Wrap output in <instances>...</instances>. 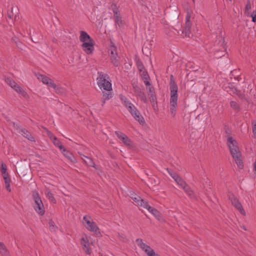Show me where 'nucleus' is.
Instances as JSON below:
<instances>
[{"mask_svg":"<svg viewBox=\"0 0 256 256\" xmlns=\"http://www.w3.org/2000/svg\"><path fill=\"white\" fill-rule=\"evenodd\" d=\"M21 44H21V42H18L16 43V46H18V48H21V49H22V47H21Z\"/></svg>","mask_w":256,"mask_h":256,"instance_id":"obj_51","label":"nucleus"},{"mask_svg":"<svg viewBox=\"0 0 256 256\" xmlns=\"http://www.w3.org/2000/svg\"><path fill=\"white\" fill-rule=\"evenodd\" d=\"M64 156H66L70 162L75 163L76 160L73 154L68 150L64 148L62 150H60Z\"/></svg>","mask_w":256,"mask_h":256,"instance_id":"obj_22","label":"nucleus"},{"mask_svg":"<svg viewBox=\"0 0 256 256\" xmlns=\"http://www.w3.org/2000/svg\"><path fill=\"white\" fill-rule=\"evenodd\" d=\"M120 100L122 102V104H124L125 107L127 108L128 110V112L131 111L136 106L130 101L128 100L126 98L121 96H120Z\"/></svg>","mask_w":256,"mask_h":256,"instance_id":"obj_20","label":"nucleus"},{"mask_svg":"<svg viewBox=\"0 0 256 256\" xmlns=\"http://www.w3.org/2000/svg\"><path fill=\"white\" fill-rule=\"evenodd\" d=\"M109 53L112 62L115 66H118L119 63L118 60L117 58L116 48L114 46H112L109 48Z\"/></svg>","mask_w":256,"mask_h":256,"instance_id":"obj_10","label":"nucleus"},{"mask_svg":"<svg viewBox=\"0 0 256 256\" xmlns=\"http://www.w3.org/2000/svg\"><path fill=\"white\" fill-rule=\"evenodd\" d=\"M190 16L189 14H188L186 18V22L184 25V30L182 31V33H184L185 36L187 37H190V28H191V22H190Z\"/></svg>","mask_w":256,"mask_h":256,"instance_id":"obj_15","label":"nucleus"},{"mask_svg":"<svg viewBox=\"0 0 256 256\" xmlns=\"http://www.w3.org/2000/svg\"><path fill=\"white\" fill-rule=\"evenodd\" d=\"M252 21L253 22H256V15H254V16L252 15Z\"/></svg>","mask_w":256,"mask_h":256,"instance_id":"obj_49","label":"nucleus"},{"mask_svg":"<svg viewBox=\"0 0 256 256\" xmlns=\"http://www.w3.org/2000/svg\"><path fill=\"white\" fill-rule=\"evenodd\" d=\"M52 141L54 145L56 146L60 150H62V149L64 148L60 142L56 137L54 138V140H52Z\"/></svg>","mask_w":256,"mask_h":256,"instance_id":"obj_36","label":"nucleus"},{"mask_svg":"<svg viewBox=\"0 0 256 256\" xmlns=\"http://www.w3.org/2000/svg\"><path fill=\"white\" fill-rule=\"evenodd\" d=\"M182 189L184 190L187 193V194L189 196H192L193 192L187 184L186 186L184 187Z\"/></svg>","mask_w":256,"mask_h":256,"instance_id":"obj_38","label":"nucleus"},{"mask_svg":"<svg viewBox=\"0 0 256 256\" xmlns=\"http://www.w3.org/2000/svg\"><path fill=\"white\" fill-rule=\"evenodd\" d=\"M84 157L86 158V160H84V162L86 163V164L96 168L94 162L90 158H88L86 156H84Z\"/></svg>","mask_w":256,"mask_h":256,"instance_id":"obj_34","label":"nucleus"},{"mask_svg":"<svg viewBox=\"0 0 256 256\" xmlns=\"http://www.w3.org/2000/svg\"><path fill=\"white\" fill-rule=\"evenodd\" d=\"M134 92L136 96L138 97L144 103L148 102L146 94L142 90V88L137 85H133Z\"/></svg>","mask_w":256,"mask_h":256,"instance_id":"obj_11","label":"nucleus"},{"mask_svg":"<svg viewBox=\"0 0 256 256\" xmlns=\"http://www.w3.org/2000/svg\"><path fill=\"white\" fill-rule=\"evenodd\" d=\"M192 0L194 2V0Z\"/></svg>","mask_w":256,"mask_h":256,"instance_id":"obj_55","label":"nucleus"},{"mask_svg":"<svg viewBox=\"0 0 256 256\" xmlns=\"http://www.w3.org/2000/svg\"><path fill=\"white\" fill-rule=\"evenodd\" d=\"M24 137L28 138V140L32 141L34 140V138L30 134V133L25 129H20L19 131Z\"/></svg>","mask_w":256,"mask_h":256,"instance_id":"obj_26","label":"nucleus"},{"mask_svg":"<svg viewBox=\"0 0 256 256\" xmlns=\"http://www.w3.org/2000/svg\"><path fill=\"white\" fill-rule=\"evenodd\" d=\"M80 40L82 42V44H88L94 42V40L84 31H81L80 32Z\"/></svg>","mask_w":256,"mask_h":256,"instance_id":"obj_17","label":"nucleus"},{"mask_svg":"<svg viewBox=\"0 0 256 256\" xmlns=\"http://www.w3.org/2000/svg\"><path fill=\"white\" fill-rule=\"evenodd\" d=\"M142 76L144 80V83L145 85H148L150 83V77L148 72L145 70L142 71Z\"/></svg>","mask_w":256,"mask_h":256,"instance_id":"obj_29","label":"nucleus"},{"mask_svg":"<svg viewBox=\"0 0 256 256\" xmlns=\"http://www.w3.org/2000/svg\"><path fill=\"white\" fill-rule=\"evenodd\" d=\"M230 200L232 204L238 210H239L240 213L243 216H246V214L244 210L242 204L238 200L232 196V198L230 196Z\"/></svg>","mask_w":256,"mask_h":256,"instance_id":"obj_14","label":"nucleus"},{"mask_svg":"<svg viewBox=\"0 0 256 256\" xmlns=\"http://www.w3.org/2000/svg\"><path fill=\"white\" fill-rule=\"evenodd\" d=\"M46 197L48 198L50 201L52 202H53L54 204H56V201L54 196V194H52V193L48 190H46Z\"/></svg>","mask_w":256,"mask_h":256,"instance_id":"obj_31","label":"nucleus"},{"mask_svg":"<svg viewBox=\"0 0 256 256\" xmlns=\"http://www.w3.org/2000/svg\"><path fill=\"white\" fill-rule=\"evenodd\" d=\"M120 100L122 102V104H124L125 107L127 108L128 110V112L131 111L136 106L130 101L128 100L126 98L121 96H120Z\"/></svg>","mask_w":256,"mask_h":256,"instance_id":"obj_19","label":"nucleus"},{"mask_svg":"<svg viewBox=\"0 0 256 256\" xmlns=\"http://www.w3.org/2000/svg\"><path fill=\"white\" fill-rule=\"evenodd\" d=\"M115 134L118 138L122 142L127 146L129 148L132 147V143L131 140L124 134L120 132L116 131Z\"/></svg>","mask_w":256,"mask_h":256,"instance_id":"obj_12","label":"nucleus"},{"mask_svg":"<svg viewBox=\"0 0 256 256\" xmlns=\"http://www.w3.org/2000/svg\"><path fill=\"white\" fill-rule=\"evenodd\" d=\"M48 136L52 140H54V138H55L56 136L53 135V134L50 131H48L47 132Z\"/></svg>","mask_w":256,"mask_h":256,"instance_id":"obj_47","label":"nucleus"},{"mask_svg":"<svg viewBox=\"0 0 256 256\" xmlns=\"http://www.w3.org/2000/svg\"><path fill=\"white\" fill-rule=\"evenodd\" d=\"M98 85L100 88L102 90L106 91H112V84L109 80V77L107 74L102 72H98Z\"/></svg>","mask_w":256,"mask_h":256,"instance_id":"obj_2","label":"nucleus"},{"mask_svg":"<svg viewBox=\"0 0 256 256\" xmlns=\"http://www.w3.org/2000/svg\"><path fill=\"white\" fill-rule=\"evenodd\" d=\"M251 10V4L250 1H248L246 6V12L248 13Z\"/></svg>","mask_w":256,"mask_h":256,"instance_id":"obj_45","label":"nucleus"},{"mask_svg":"<svg viewBox=\"0 0 256 256\" xmlns=\"http://www.w3.org/2000/svg\"><path fill=\"white\" fill-rule=\"evenodd\" d=\"M32 199L34 200L33 207L36 212L40 216H43L45 213V208L44 204L36 190L32 192Z\"/></svg>","mask_w":256,"mask_h":256,"instance_id":"obj_3","label":"nucleus"},{"mask_svg":"<svg viewBox=\"0 0 256 256\" xmlns=\"http://www.w3.org/2000/svg\"><path fill=\"white\" fill-rule=\"evenodd\" d=\"M167 170L169 174L172 176V178L174 179V176H178V174L174 172H173L170 170H169L168 168H167Z\"/></svg>","mask_w":256,"mask_h":256,"instance_id":"obj_46","label":"nucleus"},{"mask_svg":"<svg viewBox=\"0 0 256 256\" xmlns=\"http://www.w3.org/2000/svg\"><path fill=\"white\" fill-rule=\"evenodd\" d=\"M240 228L244 230H246V228L244 226H241Z\"/></svg>","mask_w":256,"mask_h":256,"instance_id":"obj_53","label":"nucleus"},{"mask_svg":"<svg viewBox=\"0 0 256 256\" xmlns=\"http://www.w3.org/2000/svg\"><path fill=\"white\" fill-rule=\"evenodd\" d=\"M4 184H5V187H6V190L8 192H10L12 190H11L10 185V182H11V180H10V177L4 178Z\"/></svg>","mask_w":256,"mask_h":256,"instance_id":"obj_33","label":"nucleus"},{"mask_svg":"<svg viewBox=\"0 0 256 256\" xmlns=\"http://www.w3.org/2000/svg\"><path fill=\"white\" fill-rule=\"evenodd\" d=\"M174 181L182 188L186 186L187 184L186 182L178 175L174 176Z\"/></svg>","mask_w":256,"mask_h":256,"instance_id":"obj_24","label":"nucleus"},{"mask_svg":"<svg viewBox=\"0 0 256 256\" xmlns=\"http://www.w3.org/2000/svg\"><path fill=\"white\" fill-rule=\"evenodd\" d=\"M37 78L42 82L44 84H46L48 87H52L54 86V82L51 79L41 74H36Z\"/></svg>","mask_w":256,"mask_h":256,"instance_id":"obj_16","label":"nucleus"},{"mask_svg":"<svg viewBox=\"0 0 256 256\" xmlns=\"http://www.w3.org/2000/svg\"><path fill=\"white\" fill-rule=\"evenodd\" d=\"M0 172H2V174H4V173H6L7 172V168H6V165L4 164V163H2V165H1V168H0Z\"/></svg>","mask_w":256,"mask_h":256,"instance_id":"obj_43","label":"nucleus"},{"mask_svg":"<svg viewBox=\"0 0 256 256\" xmlns=\"http://www.w3.org/2000/svg\"><path fill=\"white\" fill-rule=\"evenodd\" d=\"M14 90L19 94H20L24 98L28 100L30 98L28 93L19 85Z\"/></svg>","mask_w":256,"mask_h":256,"instance_id":"obj_23","label":"nucleus"},{"mask_svg":"<svg viewBox=\"0 0 256 256\" xmlns=\"http://www.w3.org/2000/svg\"><path fill=\"white\" fill-rule=\"evenodd\" d=\"M48 225L51 230H54L55 228V224L54 221L52 220L48 222Z\"/></svg>","mask_w":256,"mask_h":256,"instance_id":"obj_44","label":"nucleus"},{"mask_svg":"<svg viewBox=\"0 0 256 256\" xmlns=\"http://www.w3.org/2000/svg\"><path fill=\"white\" fill-rule=\"evenodd\" d=\"M112 96V91H106V92H103V102L102 105L105 103L106 100H108Z\"/></svg>","mask_w":256,"mask_h":256,"instance_id":"obj_28","label":"nucleus"},{"mask_svg":"<svg viewBox=\"0 0 256 256\" xmlns=\"http://www.w3.org/2000/svg\"><path fill=\"white\" fill-rule=\"evenodd\" d=\"M230 152L238 168L242 169L244 164L242 160V154L239 148L236 149H232Z\"/></svg>","mask_w":256,"mask_h":256,"instance_id":"obj_8","label":"nucleus"},{"mask_svg":"<svg viewBox=\"0 0 256 256\" xmlns=\"http://www.w3.org/2000/svg\"><path fill=\"white\" fill-rule=\"evenodd\" d=\"M170 109L171 114L174 118L176 114V108L178 106V87L177 84L174 82V76L172 75L170 76Z\"/></svg>","mask_w":256,"mask_h":256,"instance_id":"obj_1","label":"nucleus"},{"mask_svg":"<svg viewBox=\"0 0 256 256\" xmlns=\"http://www.w3.org/2000/svg\"><path fill=\"white\" fill-rule=\"evenodd\" d=\"M134 118L140 124H143L145 123L144 120L140 114L136 107L134 108L131 111L129 112Z\"/></svg>","mask_w":256,"mask_h":256,"instance_id":"obj_13","label":"nucleus"},{"mask_svg":"<svg viewBox=\"0 0 256 256\" xmlns=\"http://www.w3.org/2000/svg\"><path fill=\"white\" fill-rule=\"evenodd\" d=\"M138 68L140 72H142V69L144 68V66L142 65H138Z\"/></svg>","mask_w":256,"mask_h":256,"instance_id":"obj_50","label":"nucleus"},{"mask_svg":"<svg viewBox=\"0 0 256 256\" xmlns=\"http://www.w3.org/2000/svg\"><path fill=\"white\" fill-rule=\"evenodd\" d=\"M230 106L235 110H238L240 109L238 104L235 101H232L230 102Z\"/></svg>","mask_w":256,"mask_h":256,"instance_id":"obj_40","label":"nucleus"},{"mask_svg":"<svg viewBox=\"0 0 256 256\" xmlns=\"http://www.w3.org/2000/svg\"><path fill=\"white\" fill-rule=\"evenodd\" d=\"M82 50L88 54H92L94 51V42L88 44H82Z\"/></svg>","mask_w":256,"mask_h":256,"instance_id":"obj_18","label":"nucleus"},{"mask_svg":"<svg viewBox=\"0 0 256 256\" xmlns=\"http://www.w3.org/2000/svg\"><path fill=\"white\" fill-rule=\"evenodd\" d=\"M80 242L84 252L88 254H90L92 246H94V240L90 236L84 235L82 238Z\"/></svg>","mask_w":256,"mask_h":256,"instance_id":"obj_6","label":"nucleus"},{"mask_svg":"<svg viewBox=\"0 0 256 256\" xmlns=\"http://www.w3.org/2000/svg\"><path fill=\"white\" fill-rule=\"evenodd\" d=\"M227 144L230 151L232 150V149H236L238 148L237 142L230 136L228 137L227 140Z\"/></svg>","mask_w":256,"mask_h":256,"instance_id":"obj_21","label":"nucleus"},{"mask_svg":"<svg viewBox=\"0 0 256 256\" xmlns=\"http://www.w3.org/2000/svg\"><path fill=\"white\" fill-rule=\"evenodd\" d=\"M252 124L254 136V138H256V120H252Z\"/></svg>","mask_w":256,"mask_h":256,"instance_id":"obj_41","label":"nucleus"},{"mask_svg":"<svg viewBox=\"0 0 256 256\" xmlns=\"http://www.w3.org/2000/svg\"><path fill=\"white\" fill-rule=\"evenodd\" d=\"M138 206L142 207L143 208L148 210L149 208H150V206H149L148 202L143 199L140 200V202L138 204Z\"/></svg>","mask_w":256,"mask_h":256,"instance_id":"obj_35","label":"nucleus"},{"mask_svg":"<svg viewBox=\"0 0 256 256\" xmlns=\"http://www.w3.org/2000/svg\"><path fill=\"white\" fill-rule=\"evenodd\" d=\"M131 198L132 200L136 203V204L138 206V204L140 202V200H142L141 198L138 196L136 194L131 196Z\"/></svg>","mask_w":256,"mask_h":256,"instance_id":"obj_39","label":"nucleus"},{"mask_svg":"<svg viewBox=\"0 0 256 256\" xmlns=\"http://www.w3.org/2000/svg\"><path fill=\"white\" fill-rule=\"evenodd\" d=\"M6 83L10 86L14 90L18 85L10 78H6L5 80Z\"/></svg>","mask_w":256,"mask_h":256,"instance_id":"obj_27","label":"nucleus"},{"mask_svg":"<svg viewBox=\"0 0 256 256\" xmlns=\"http://www.w3.org/2000/svg\"><path fill=\"white\" fill-rule=\"evenodd\" d=\"M51 88H52L58 94H62L64 92V90L62 88L56 86L54 83V86H52Z\"/></svg>","mask_w":256,"mask_h":256,"instance_id":"obj_37","label":"nucleus"},{"mask_svg":"<svg viewBox=\"0 0 256 256\" xmlns=\"http://www.w3.org/2000/svg\"><path fill=\"white\" fill-rule=\"evenodd\" d=\"M110 8L112 10L114 14H117L118 13L120 12L116 5L114 4L111 5Z\"/></svg>","mask_w":256,"mask_h":256,"instance_id":"obj_42","label":"nucleus"},{"mask_svg":"<svg viewBox=\"0 0 256 256\" xmlns=\"http://www.w3.org/2000/svg\"><path fill=\"white\" fill-rule=\"evenodd\" d=\"M136 242L138 247L144 252L148 256H160L149 246L144 243L142 239L138 238Z\"/></svg>","mask_w":256,"mask_h":256,"instance_id":"obj_7","label":"nucleus"},{"mask_svg":"<svg viewBox=\"0 0 256 256\" xmlns=\"http://www.w3.org/2000/svg\"><path fill=\"white\" fill-rule=\"evenodd\" d=\"M0 252L3 256H8V254L4 244L0 242Z\"/></svg>","mask_w":256,"mask_h":256,"instance_id":"obj_32","label":"nucleus"},{"mask_svg":"<svg viewBox=\"0 0 256 256\" xmlns=\"http://www.w3.org/2000/svg\"><path fill=\"white\" fill-rule=\"evenodd\" d=\"M116 25L118 26L119 27L121 28L124 26V22L122 20V18L120 12L118 13L117 14H115L114 16Z\"/></svg>","mask_w":256,"mask_h":256,"instance_id":"obj_25","label":"nucleus"},{"mask_svg":"<svg viewBox=\"0 0 256 256\" xmlns=\"http://www.w3.org/2000/svg\"><path fill=\"white\" fill-rule=\"evenodd\" d=\"M148 212L153 214L157 219L160 220V212L156 208L150 206V208L148 209Z\"/></svg>","mask_w":256,"mask_h":256,"instance_id":"obj_30","label":"nucleus"},{"mask_svg":"<svg viewBox=\"0 0 256 256\" xmlns=\"http://www.w3.org/2000/svg\"><path fill=\"white\" fill-rule=\"evenodd\" d=\"M146 86L150 102L152 103V107L155 109V108L156 107V98L155 94L154 88L152 86H151L150 82L149 83L148 85Z\"/></svg>","mask_w":256,"mask_h":256,"instance_id":"obj_9","label":"nucleus"},{"mask_svg":"<svg viewBox=\"0 0 256 256\" xmlns=\"http://www.w3.org/2000/svg\"><path fill=\"white\" fill-rule=\"evenodd\" d=\"M216 44L214 46V56L217 58H219L224 56L226 52V44L224 38L219 36L216 40Z\"/></svg>","mask_w":256,"mask_h":256,"instance_id":"obj_5","label":"nucleus"},{"mask_svg":"<svg viewBox=\"0 0 256 256\" xmlns=\"http://www.w3.org/2000/svg\"><path fill=\"white\" fill-rule=\"evenodd\" d=\"M118 236L120 238L121 240H124V238L123 236H122L120 234H118Z\"/></svg>","mask_w":256,"mask_h":256,"instance_id":"obj_52","label":"nucleus"},{"mask_svg":"<svg viewBox=\"0 0 256 256\" xmlns=\"http://www.w3.org/2000/svg\"><path fill=\"white\" fill-rule=\"evenodd\" d=\"M3 178L10 177L9 174L8 172L2 174Z\"/></svg>","mask_w":256,"mask_h":256,"instance_id":"obj_48","label":"nucleus"},{"mask_svg":"<svg viewBox=\"0 0 256 256\" xmlns=\"http://www.w3.org/2000/svg\"><path fill=\"white\" fill-rule=\"evenodd\" d=\"M80 156H81V158H82V159L84 161V160H86V158L84 157V156H85L84 155L81 154Z\"/></svg>","mask_w":256,"mask_h":256,"instance_id":"obj_54","label":"nucleus"},{"mask_svg":"<svg viewBox=\"0 0 256 256\" xmlns=\"http://www.w3.org/2000/svg\"><path fill=\"white\" fill-rule=\"evenodd\" d=\"M82 223L88 230L94 232L96 236H101L98 227L90 216H84Z\"/></svg>","mask_w":256,"mask_h":256,"instance_id":"obj_4","label":"nucleus"}]
</instances>
